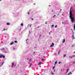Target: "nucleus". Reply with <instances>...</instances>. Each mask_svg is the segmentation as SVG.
Here are the masks:
<instances>
[{"label": "nucleus", "instance_id": "obj_1", "mask_svg": "<svg viewBox=\"0 0 75 75\" xmlns=\"http://www.w3.org/2000/svg\"><path fill=\"white\" fill-rule=\"evenodd\" d=\"M74 11V10H73V8H72V7H71L69 11V17L70 19H71V21L72 23H74V22L75 21L74 16V15L72 14V12H73Z\"/></svg>", "mask_w": 75, "mask_h": 75}, {"label": "nucleus", "instance_id": "obj_2", "mask_svg": "<svg viewBox=\"0 0 75 75\" xmlns=\"http://www.w3.org/2000/svg\"><path fill=\"white\" fill-rule=\"evenodd\" d=\"M13 14H14L13 16L15 17H16L17 16H18L19 15L18 13H16H16H13Z\"/></svg>", "mask_w": 75, "mask_h": 75}, {"label": "nucleus", "instance_id": "obj_3", "mask_svg": "<svg viewBox=\"0 0 75 75\" xmlns=\"http://www.w3.org/2000/svg\"><path fill=\"white\" fill-rule=\"evenodd\" d=\"M5 50V49H4V48L2 49H1V50L3 52H4V53H7V52H6V50Z\"/></svg>", "mask_w": 75, "mask_h": 75}, {"label": "nucleus", "instance_id": "obj_4", "mask_svg": "<svg viewBox=\"0 0 75 75\" xmlns=\"http://www.w3.org/2000/svg\"><path fill=\"white\" fill-rule=\"evenodd\" d=\"M37 11H33V12H32V14H34V15H35V14H37Z\"/></svg>", "mask_w": 75, "mask_h": 75}, {"label": "nucleus", "instance_id": "obj_5", "mask_svg": "<svg viewBox=\"0 0 75 75\" xmlns=\"http://www.w3.org/2000/svg\"><path fill=\"white\" fill-rule=\"evenodd\" d=\"M33 1V0H25V1L26 2H29L30 1Z\"/></svg>", "mask_w": 75, "mask_h": 75}, {"label": "nucleus", "instance_id": "obj_6", "mask_svg": "<svg viewBox=\"0 0 75 75\" xmlns=\"http://www.w3.org/2000/svg\"><path fill=\"white\" fill-rule=\"evenodd\" d=\"M75 57V55H73L71 56H69V58H74V57Z\"/></svg>", "mask_w": 75, "mask_h": 75}, {"label": "nucleus", "instance_id": "obj_7", "mask_svg": "<svg viewBox=\"0 0 75 75\" xmlns=\"http://www.w3.org/2000/svg\"><path fill=\"white\" fill-rule=\"evenodd\" d=\"M14 42H13V41L12 42H11V43L10 44V45H13V44H14Z\"/></svg>", "mask_w": 75, "mask_h": 75}, {"label": "nucleus", "instance_id": "obj_8", "mask_svg": "<svg viewBox=\"0 0 75 75\" xmlns=\"http://www.w3.org/2000/svg\"><path fill=\"white\" fill-rule=\"evenodd\" d=\"M41 64H42V62H40L38 64V65H40Z\"/></svg>", "mask_w": 75, "mask_h": 75}, {"label": "nucleus", "instance_id": "obj_9", "mask_svg": "<svg viewBox=\"0 0 75 75\" xmlns=\"http://www.w3.org/2000/svg\"><path fill=\"white\" fill-rule=\"evenodd\" d=\"M72 73H71V72H70L67 75H71L72 74Z\"/></svg>", "mask_w": 75, "mask_h": 75}, {"label": "nucleus", "instance_id": "obj_10", "mask_svg": "<svg viewBox=\"0 0 75 75\" xmlns=\"http://www.w3.org/2000/svg\"><path fill=\"white\" fill-rule=\"evenodd\" d=\"M6 25H10V23L8 22L6 23Z\"/></svg>", "mask_w": 75, "mask_h": 75}, {"label": "nucleus", "instance_id": "obj_11", "mask_svg": "<svg viewBox=\"0 0 75 75\" xmlns=\"http://www.w3.org/2000/svg\"><path fill=\"white\" fill-rule=\"evenodd\" d=\"M65 42V39H64L63 40V41L62 42V43H64Z\"/></svg>", "mask_w": 75, "mask_h": 75}, {"label": "nucleus", "instance_id": "obj_12", "mask_svg": "<svg viewBox=\"0 0 75 75\" xmlns=\"http://www.w3.org/2000/svg\"><path fill=\"white\" fill-rule=\"evenodd\" d=\"M75 45H71V47H72V48H74V47H75Z\"/></svg>", "mask_w": 75, "mask_h": 75}, {"label": "nucleus", "instance_id": "obj_13", "mask_svg": "<svg viewBox=\"0 0 75 75\" xmlns=\"http://www.w3.org/2000/svg\"><path fill=\"white\" fill-rule=\"evenodd\" d=\"M14 63H12L11 67H13V65H14Z\"/></svg>", "mask_w": 75, "mask_h": 75}, {"label": "nucleus", "instance_id": "obj_14", "mask_svg": "<svg viewBox=\"0 0 75 75\" xmlns=\"http://www.w3.org/2000/svg\"><path fill=\"white\" fill-rule=\"evenodd\" d=\"M74 30H75V24H74Z\"/></svg>", "mask_w": 75, "mask_h": 75}, {"label": "nucleus", "instance_id": "obj_15", "mask_svg": "<svg viewBox=\"0 0 75 75\" xmlns=\"http://www.w3.org/2000/svg\"><path fill=\"white\" fill-rule=\"evenodd\" d=\"M1 55H0V58H2V54H1Z\"/></svg>", "mask_w": 75, "mask_h": 75}, {"label": "nucleus", "instance_id": "obj_16", "mask_svg": "<svg viewBox=\"0 0 75 75\" xmlns=\"http://www.w3.org/2000/svg\"><path fill=\"white\" fill-rule=\"evenodd\" d=\"M7 30V29H3V30H2V31H6V30Z\"/></svg>", "mask_w": 75, "mask_h": 75}, {"label": "nucleus", "instance_id": "obj_17", "mask_svg": "<svg viewBox=\"0 0 75 75\" xmlns=\"http://www.w3.org/2000/svg\"><path fill=\"white\" fill-rule=\"evenodd\" d=\"M2 57L3 58H5V56L2 54Z\"/></svg>", "mask_w": 75, "mask_h": 75}, {"label": "nucleus", "instance_id": "obj_18", "mask_svg": "<svg viewBox=\"0 0 75 75\" xmlns=\"http://www.w3.org/2000/svg\"><path fill=\"white\" fill-rule=\"evenodd\" d=\"M31 25H28V27H31Z\"/></svg>", "mask_w": 75, "mask_h": 75}, {"label": "nucleus", "instance_id": "obj_19", "mask_svg": "<svg viewBox=\"0 0 75 75\" xmlns=\"http://www.w3.org/2000/svg\"><path fill=\"white\" fill-rule=\"evenodd\" d=\"M72 34H73L72 37H73V38L74 39V38H74V33H73Z\"/></svg>", "mask_w": 75, "mask_h": 75}, {"label": "nucleus", "instance_id": "obj_20", "mask_svg": "<svg viewBox=\"0 0 75 75\" xmlns=\"http://www.w3.org/2000/svg\"><path fill=\"white\" fill-rule=\"evenodd\" d=\"M57 64V61H56L55 62V64L54 65H56Z\"/></svg>", "mask_w": 75, "mask_h": 75}, {"label": "nucleus", "instance_id": "obj_21", "mask_svg": "<svg viewBox=\"0 0 75 75\" xmlns=\"http://www.w3.org/2000/svg\"><path fill=\"white\" fill-rule=\"evenodd\" d=\"M23 23H22L21 24V26H23Z\"/></svg>", "mask_w": 75, "mask_h": 75}, {"label": "nucleus", "instance_id": "obj_22", "mask_svg": "<svg viewBox=\"0 0 75 75\" xmlns=\"http://www.w3.org/2000/svg\"><path fill=\"white\" fill-rule=\"evenodd\" d=\"M52 45L54 46V43H52Z\"/></svg>", "mask_w": 75, "mask_h": 75}, {"label": "nucleus", "instance_id": "obj_23", "mask_svg": "<svg viewBox=\"0 0 75 75\" xmlns=\"http://www.w3.org/2000/svg\"><path fill=\"white\" fill-rule=\"evenodd\" d=\"M15 10H18V8H15Z\"/></svg>", "mask_w": 75, "mask_h": 75}, {"label": "nucleus", "instance_id": "obj_24", "mask_svg": "<svg viewBox=\"0 0 75 75\" xmlns=\"http://www.w3.org/2000/svg\"><path fill=\"white\" fill-rule=\"evenodd\" d=\"M17 40H15L14 41V42H15V43H17Z\"/></svg>", "mask_w": 75, "mask_h": 75}, {"label": "nucleus", "instance_id": "obj_25", "mask_svg": "<svg viewBox=\"0 0 75 75\" xmlns=\"http://www.w3.org/2000/svg\"><path fill=\"white\" fill-rule=\"evenodd\" d=\"M63 57H66V54H64Z\"/></svg>", "mask_w": 75, "mask_h": 75}, {"label": "nucleus", "instance_id": "obj_26", "mask_svg": "<svg viewBox=\"0 0 75 75\" xmlns=\"http://www.w3.org/2000/svg\"><path fill=\"white\" fill-rule=\"evenodd\" d=\"M69 71V69H67V70L66 71H67V72H68Z\"/></svg>", "mask_w": 75, "mask_h": 75}, {"label": "nucleus", "instance_id": "obj_27", "mask_svg": "<svg viewBox=\"0 0 75 75\" xmlns=\"http://www.w3.org/2000/svg\"><path fill=\"white\" fill-rule=\"evenodd\" d=\"M55 16H56V15H54V16H53V18H55Z\"/></svg>", "mask_w": 75, "mask_h": 75}, {"label": "nucleus", "instance_id": "obj_28", "mask_svg": "<svg viewBox=\"0 0 75 75\" xmlns=\"http://www.w3.org/2000/svg\"><path fill=\"white\" fill-rule=\"evenodd\" d=\"M55 69V66H54L53 67V69Z\"/></svg>", "mask_w": 75, "mask_h": 75}, {"label": "nucleus", "instance_id": "obj_29", "mask_svg": "<svg viewBox=\"0 0 75 75\" xmlns=\"http://www.w3.org/2000/svg\"><path fill=\"white\" fill-rule=\"evenodd\" d=\"M29 65H30V66L31 67V66L32 65V64H31V63Z\"/></svg>", "mask_w": 75, "mask_h": 75}, {"label": "nucleus", "instance_id": "obj_30", "mask_svg": "<svg viewBox=\"0 0 75 75\" xmlns=\"http://www.w3.org/2000/svg\"><path fill=\"white\" fill-rule=\"evenodd\" d=\"M51 74H52V75H54V73L52 71L51 72Z\"/></svg>", "mask_w": 75, "mask_h": 75}, {"label": "nucleus", "instance_id": "obj_31", "mask_svg": "<svg viewBox=\"0 0 75 75\" xmlns=\"http://www.w3.org/2000/svg\"><path fill=\"white\" fill-rule=\"evenodd\" d=\"M53 46H52V45L50 46V47H52Z\"/></svg>", "mask_w": 75, "mask_h": 75}, {"label": "nucleus", "instance_id": "obj_32", "mask_svg": "<svg viewBox=\"0 0 75 75\" xmlns=\"http://www.w3.org/2000/svg\"><path fill=\"white\" fill-rule=\"evenodd\" d=\"M4 62H3L2 65H1V66H2V65H3V64H4Z\"/></svg>", "mask_w": 75, "mask_h": 75}, {"label": "nucleus", "instance_id": "obj_33", "mask_svg": "<svg viewBox=\"0 0 75 75\" xmlns=\"http://www.w3.org/2000/svg\"><path fill=\"white\" fill-rule=\"evenodd\" d=\"M51 27L52 28H53V27H54V25H52Z\"/></svg>", "mask_w": 75, "mask_h": 75}, {"label": "nucleus", "instance_id": "obj_34", "mask_svg": "<svg viewBox=\"0 0 75 75\" xmlns=\"http://www.w3.org/2000/svg\"><path fill=\"white\" fill-rule=\"evenodd\" d=\"M59 52H60V50H59V51L58 54H59Z\"/></svg>", "mask_w": 75, "mask_h": 75}, {"label": "nucleus", "instance_id": "obj_35", "mask_svg": "<svg viewBox=\"0 0 75 75\" xmlns=\"http://www.w3.org/2000/svg\"><path fill=\"white\" fill-rule=\"evenodd\" d=\"M57 25H56L55 26V28H57Z\"/></svg>", "mask_w": 75, "mask_h": 75}, {"label": "nucleus", "instance_id": "obj_36", "mask_svg": "<svg viewBox=\"0 0 75 75\" xmlns=\"http://www.w3.org/2000/svg\"><path fill=\"white\" fill-rule=\"evenodd\" d=\"M61 62H59V64H61Z\"/></svg>", "mask_w": 75, "mask_h": 75}, {"label": "nucleus", "instance_id": "obj_37", "mask_svg": "<svg viewBox=\"0 0 75 75\" xmlns=\"http://www.w3.org/2000/svg\"><path fill=\"white\" fill-rule=\"evenodd\" d=\"M13 50H16V48H15L14 47H13Z\"/></svg>", "mask_w": 75, "mask_h": 75}, {"label": "nucleus", "instance_id": "obj_38", "mask_svg": "<svg viewBox=\"0 0 75 75\" xmlns=\"http://www.w3.org/2000/svg\"><path fill=\"white\" fill-rule=\"evenodd\" d=\"M30 18H31V20H33V18H32L31 17H30Z\"/></svg>", "mask_w": 75, "mask_h": 75}, {"label": "nucleus", "instance_id": "obj_39", "mask_svg": "<svg viewBox=\"0 0 75 75\" xmlns=\"http://www.w3.org/2000/svg\"><path fill=\"white\" fill-rule=\"evenodd\" d=\"M31 60V58L29 60V61H30Z\"/></svg>", "mask_w": 75, "mask_h": 75}, {"label": "nucleus", "instance_id": "obj_40", "mask_svg": "<svg viewBox=\"0 0 75 75\" xmlns=\"http://www.w3.org/2000/svg\"><path fill=\"white\" fill-rule=\"evenodd\" d=\"M45 23L46 24H47V21Z\"/></svg>", "mask_w": 75, "mask_h": 75}, {"label": "nucleus", "instance_id": "obj_41", "mask_svg": "<svg viewBox=\"0 0 75 75\" xmlns=\"http://www.w3.org/2000/svg\"><path fill=\"white\" fill-rule=\"evenodd\" d=\"M28 14H29L30 13L29 12H28Z\"/></svg>", "mask_w": 75, "mask_h": 75}, {"label": "nucleus", "instance_id": "obj_42", "mask_svg": "<svg viewBox=\"0 0 75 75\" xmlns=\"http://www.w3.org/2000/svg\"><path fill=\"white\" fill-rule=\"evenodd\" d=\"M40 28V27H38L36 28H36Z\"/></svg>", "mask_w": 75, "mask_h": 75}, {"label": "nucleus", "instance_id": "obj_43", "mask_svg": "<svg viewBox=\"0 0 75 75\" xmlns=\"http://www.w3.org/2000/svg\"><path fill=\"white\" fill-rule=\"evenodd\" d=\"M43 60H44V58H42V59L41 60V61H43Z\"/></svg>", "mask_w": 75, "mask_h": 75}, {"label": "nucleus", "instance_id": "obj_44", "mask_svg": "<svg viewBox=\"0 0 75 75\" xmlns=\"http://www.w3.org/2000/svg\"><path fill=\"white\" fill-rule=\"evenodd\" d=\"M64 24H66V25H67V24L66 23H65V22L64 23Z\"/></svg>", "mask_w": 75, "mask_h": 75}, {"label": "nucleus", "instance_id": "obj_45", "mask_svg": "<svg viewBox=\"0 0 75 75\" xmlns=\"http://www.w3.org/2000/svg\"><path fill=\"white\" fill-rule=\"evenodd\" d=\"M28 40V39H27L26 40V41L27 42V41Z\"/></svg>", "mask_w": 75, "mask_h": 75}, {"label": "nucleus", "instance_id": "obj_46", "mask_svg": "<svg viewBox=\"0 0 75 75\" xmlns=\"http://www.w3.org/2000/svg\"><path fill=\"white\" fill-rule=\"evenodd\" d=\"M71 30L72 31V32H73V31L72 30V29H71Z\"/></svg>", "mask_w": 75, "mask_h": 75}, {"label": "nucleus", "instance_id": "obj_47", "mask_svg": "<svg viewBox=\"0 0 75 75\" xmlns=\"http://www.w3.org/2000/svg\"><path fill=\"white\" fill-rule=\"evenodd\" d=\"M29 34H30L31 33L30 32V31H29Z\"/></svg>", "mask_w": 75, "mask_h": 75}, {"label": "nucleus", "instance_id": "obj_48", "mask_svg": "<svg viewBox=\"0 0 75 75\" xmlns=\"http://www.w3.org/2000/svg\"><path fill=\"white\" fill-rule=\"evenodd\" d=\"M62 10V9H60V11H61Z\"/></svg>", "mask_w": 75, "mask_h": 75}, {"label": "nucleus", "instance_id": "obj_49", "mask_svg": "<svg viewBox=\"0 0 75 75\" xmlns=\"http://www.w3.org/2000/svg\"><path fill=\"white\" fill-rule=\"evenodd\" d=\"M73 64H75V62H74L73 63H72Z\"/></svg>", "mask_w": 75, "mask_h": 75}, {"label": "nucleus", "instance_id": "obj_50", "mask_svg": "<svg viewBox=\"0 0 75 75\" xmlns=\"http://www.w3.org/2000/svg\"><path fill=\"white\" fill-rule=\"evenodd\" d=\"M35 52H34V53H33V54H35Z\"/></svg>", "mask_w": 75, "mask_h": 75}, {"label": "nucleus", "instance_id": "obj_51", "mask_svg": "<svg viewBox=\"0 0 75 75\" xmlns=\"http://www.w3.org/2000/svg\"><path fill=\"white\" fill-rule=\"evenodd\" d=\"M67 72H67V71H66V74H67Z\"/></svg>", "mask_w": 75, "mask_h": 75}, {"label": "nucleus", "instance_id": "obj_52", "mask_svg": "<svg viewBox=\"0 0 75 75\" xmlns=\"http://www.w3.org/2000/svg\"><path fill=\"white\" fill-rule=\"evenodd\" d=\"M50 34H51V33H49V35H50Z\"/></svg>", "mask_w": 75, "mask_h": 75}, {"label": "nucleus", "instance_id": "obj_53", "mask_svg": "<svg viewBox=\"0 0 75 75\" xmlns=\"http://www.w3.org/2000/svg\"><path fill=\"white\" fill-rule=\"evenodd\" d=\"M62 16H64V14H62Z\"/></svg>", "mask_w": 75, "mask_h": 75}, {"label": "nucleus", "instance_id": "obj_54", "mask_svg": "<svg viewBox=\"0 0 75 75\" xmlns=\"http://www.w3.org/2000/svg\"><path fill=\"white\" fill-rule=\"evenodd\" d=\"M41 35H40V36H39V38L40 37H41Z\"/></svg>", "mask_w": 75, "mask_h": 75}, {"label": "nucleus", "instance_id": "obj_55", "mask_svg": "<svg viewBox=\"0 0 75 75\" xmlns=\"http://www.w3.org/2000/svg\"><path fill=\"white\" fill-rule=\"evenodd\" d=\"M55 69L54 70V72H55Z\"/></svg>", "mask_w": 75, "mask_h": 75}, {"label": "nucleus", "instance_id": "obj_56", "mask_svg": "<svg viewBox=\"0 0 75 75\" xmlns=\"http://www.w3.org/2000/svg\"><path fill=\"white\" fill-rule=\"evenodd\" d=\"M52 12H53V10H52Z\"/></svg>", "mask_w": 75, "mask_h": 75}, {"label": "nucleus", "instance_id": "obj_57", "mask_svg": "<svg viewBox=\"0 0 75 75\" xmlns=\"http://www.w3.org/2000/svg\"><path fill=\"white\" fill-rule=\"evenodd\" d=\"M73 52L74 53H75V52Z\"/></svg>", "mask_w": 75, "mask_h": 75}, {"label": "nucleus", "instance_id": "obj_58", "mask_svg": "<svg viewBox=\"0 0 75 75\" xmlns=\"http://www.w3.org/2000/svg\"><path fill=\"white\" fill-rule=\"evenodd\" d=\"M37 47H35V48H36Z\"/></svg>", "mask_w": 75, "mask_h": 75}, {"label": "nucleus", "instance_id": "obj_59", "mask_svg": "<svg viewBox=\"0 0 75 75\" xmlns=\"http://www.w3.org/2000/svg\"><path fill=\"white\" fill-rule=\"evenodd\" d=\"M62 24H64V23L63 22H62Z\"/></svg>", "mask_w": 75, "mask_h": 75}, {"label": "nucleus", "instance_id": "obj_60", "mask_svg": "<svg viewBox=\"0 0 75 75\" xmlns=\"http://www.w3.org/2000/svg\"><path fill=\"white\" fill-rule=\"evenodd\" d=\"M61 71H62V69H61Z\"/></svg>", "mask_w": 75, "mask_h": 75}, {"label": "nucleus", "instance_id": "obj_61", "mask_svg": "<svg viewBox=\"0 0 75 75\" xmlns=\"http://www.w3.org/2000/svg\"><path fill=\"white\" fill-rule=\"evenodd\" d=\"M26 43L27 44H28V42H26Z\"/></svg>", "mask_w": 75, "mask_h": 75}, {"label": "nucleus", "instance_id": "obj_62", "mask_svg": "<svg viewBox=\"0 0 75 75\" xmlns=\"http://www.w3.org/2000/svg\"><path fill=\"white\" fill-rule=\"evenodd\" d=\"M21 30V29H20V30Z\"/></svg>", "mask_w": 75, "mask_h": 75}, {"label": "nucleus", "instance_id": "obj_63", "mask_svg": "<svg viewBox=\"0 0 75 75\" xmlns=\"http://www.w3.org/2000/svg\"><path fill=\"white\" fill-rule=\"evenodd\" d=\"M51 38H52V37H51Z\"/></svg>", "mask_w": 75, "mask_h": 75}, {"label": "nucleus", "instance_id": "obj_64", "mask_svg": "<svg viewBox=\"0 0 75 75\" xmlns=\"http://www.w3.org/2000/svg\"><path fill=\"white\" fill-rule=\"evenodd\" d=\"M38 75H39V74H38Z\"/></svg>", "mask_w": 75, "mask_h": 75}]
</instances>
